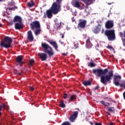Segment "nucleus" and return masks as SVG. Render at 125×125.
Here are the masks:
<instances>
[{"mask_svg": "<svg viewBox=\"0 0 125 125\" xmlns=\"http://www.w3.org/2000/svg\"><path fill=\"white\" fill-rule=\"evenodd\" d=\"M93 73L97 75V77H101V82L104 85H107V83H111V81L114 76V71L110 70L108 72V74L105 75L108 73V68L102 69H93Z\"/></svg>", "mask_w": 125, "mask_h": 125, "instance_id": "nucleus-1", "label": "nucleus"}, {"mask_svg": "<svg viewBox=\"0 0 125 125\" xmlns=\"http://www.w3.org/2000/svg\"><path fill=\"white\" fill-rule=\"evenodd\" d=\"M61 3L62 0H56V1L54 2L50 9L46 11L47 18L49 19L52 18V14L56 15L61 10Z\"/></svg>", "mask_w": 125, "mask_h": 125, "instance_id": "nucleus-2", "label": "nucleus"}, {"mask_svg": "<svg viewBox=\"0 0 125 125\" xmlns=\"http://www.w3.org/2000/svg\"><path fill=\"white\" fill-rule=\"evenodd\" d=\"M84 3L86 4L85 6V12L87 15L90 14V11L88 10V6L90 5V4H92L95 0H82ZM72 4L74 7H76V8H80L81 7V4H80V1L74 0L72 1Z\"/></svg>", "mask_w": 125, "mask_h": 125, "instance_id": "nucleus-3", "label": "nucleus"}, {"mask_svg": "<svg viewBox=\"0 0 125 125\" xmlns=\"http://www.w3.org/2000/svg\"><path fill=\"white\" fill-rule=\"evenodd\" d=\"M41 46L43 52L47 53L49 57H51V56L54 55V51L53 50V49H52V47L48 44L42 42L41 43Z\"/></svg>", "mask_w": 125, "mask_h": 125, "instance_id": "nucleus-4", "label": "nucleus"}, {"mask_svg": "<svg viewBox=\"0 0 125 125\" xmlns=\"http://www.w3.org/2000/svg\"><path fill=\"white\" fill-rule=\"evenodd\" d=\"M12 42V39L11 37L8 36H5L4 40L3 41H1L0 42V47H4V48H9L11 47V43Z\"/></svg>", "mask_w": 125, "mask_h": 125, "instance_id": "nucleus-5", "label": "nucleus"}, {"mask_svg": "<svg viewBox=\"0 0 125 125\" xmlns=\"http://www.w3.org/2000/svg\"><path fill=\"white\" fill-rule=\"evenodd\" d=\"M104 35L106 36L108 41L112 42L116 40V35L115 34V30L114 29L106 30L104 32Z\"/></svg>", "mask_w": 125, "mask_h": 125, "instance_id": "nucleus-6", "label": "nucleus"}, {"mask_svg": "<svg viewBox=\"0 0 125 125\" xmlns=\"http://www.w3.org/2000/svg\"><path fill=\"white\" fill-rule=\"evenodd\" d=\"M30 29L33 31L36 30V29H41V24H40V21H35L32 22L30 24Z\"/></svg>", "mask_w": 125, "mask_h": 125, "instance_id": "nucleus-7", "label": "nucleus"}, {"mask_svg": "<svg viewBox=\"0 0 125 125\" xmlns=\"http://www.w3.org/2000/svg\"><path fill=\"white\" fill-rule=\"evenodd\" d=\"M105 27L106 29H112L114 27V21L108 20L105 22Z\"/></svg>", "mask_w": 125, "mask_h": 125, "instance_id": "nucleus-8", "label": "nucleus"}, {"mask_svg": "<svg viewBox=\"0 0 125 125\" xmlns=\"http://www.w3.org/2000/svg\"><path fill=\"white\" fill-rule=\"evenodd\" d=\"M122 79V77L120 75H115L114 78V82L113 83L116 86H119L120 80Z\"/></svg>", "mask_w": 125, "mask_h": 125, "instance_id": "nucleus-9", "label": "nucleus"}, {"mask_svg": "<svg viewBox=\"0 0 125 125\" xmlns=\"http://www.w3.org/2000/svg\"><path fill=\"white\" fill-rule=\"evenodd\" d=\"M78 114L79 111H74V113L69 117V121H70L71 123H74V122H75V120H76V118L78 117Z\"/></svg>", "mask_w": 125, "mask_h": 125, "instance_id": "nucleus-10", "label": "nucleus"}, {"mask_svg": "<svg viewBox=\"0 0 125 125\" xmlns=\"http://www.w3.org/2000/svg\"><path fill=\"white\" fill-rule=\"evenodd\" d=\"M48 42L51 44V45H52L53 47H54L55 50L57 51H58V45H57V43H56V42L51 41V40H48Z\"/></svg>", "mask_w": 125, "mask_h": 125, "instance_id": "nucleus-11", "label": "nucleus"}, {"mask_svg": "<svg viewBox=\"0 0 125 125\" xmlns=\"http://www.w3.org/2000/svg\"><path fill=\"white\" fill-rule=\"evenodd\" d=\"M38 55L42 61H45L47 59V55L44 53H39Z\"/></svg>", "mask_w": 125, "mask_h": 125, "instance_id": "nucleus-12", "label": "nucleus"}, {"mask_svg": "<svg viewBox=\"0 0 125 125\" xmlns=\"http://www.w3.org/2000/svg\"><path fill=\"white\" fill-rule=\"evenodd\" d=\"M101 31V25L99 23L95 28L93 29V32L94 34H98Z\"/></svg>", "mask_w": 125, "mask_h": 125, "instance_id": "nucleus-13", "label": "nucleus"}, {"mask_svg": "<svg viewBox=\"0 0 125 125\" xmlns=\"http://www.w3.org/2000/svg\"><path fill=\"white\" fill-rule=\"evenodd\" d=\"M27 39L30 42L34 41V36H33V33L31 30L28 31L27 32Z\"/></svg>", "mask_w": 125, "mask_h": 125, "instance_id": "nucleus-14", "label": "nucleus"}, {"mask_svg": "<svg viewBox=\"0 0 125 125\" xmlns=\"http://www.w3.org/2000/svg\"><path fill=\"white\" fill-rule=\"evenodd\" d=\"M8 9L10 11V10H15L16 9H17L18 7L17 6H14V4H13V3H10L8 4Z\"/></svg>", "mask_w": 125, "mask_h": 125, "instance_id": "nucleus-15", "label": "nucleus"}, {"mask_svg": "<svg viewBox=\"0 0 125 125\" xmlns=\"http://www.w3.org/2000/svg\"><path fill=\"white\" fill-rule=\"evenodd\" d=\"M85 46L86 48H91V47H92V43H91V42H90L89 39H87L86 41Z\"/></svg>", "mask_w": 125, "mask_h": 125, "instance_id": "nucleus-16", "label": "nucleus"}, {"mask_svg": "<svg viewBox=\"0 0 125 125\" xmlns=\"http://www.w3.org/2000/svg\"><path fill=\"white\" fill-rule=\"evenodd\" d=\"M21 23L18 22L15 23V28L16 30H21V29H23V26Z\"/></svg>", "mask_w": 125, "mask_h": 125, "instance_id": "nucleus-17", "label": "nucleus"}, {"mask_svg": "<svg viewBox=\"0 0 125 125\" xmlns=\"http://www.w3.org/2000/svg\"><path fill=\"white\" fill-rule=\"evenodd\" d=\"M85 25H86V21H81L79 22L78 24V26H79L80 28H85Z\"/></svg>", "mask_w": 125, "mask_h": 125, "instance_id": "nucleus-18", "label": "nucleus"}, {"mask_svg": "<svg viewBox=\"0 0 125 125\" xmlns=\"http://www.w3.org/2000/svg\"><path fill=\"white\" fill-rule=\"evenodd\" d=\"M13 22H19V23H22V19L20 16H16L13 20Z\"/></svg>", "mask_w": 125, "mask_h": 125, "instance_id": "nucleus-19", "label": "nucleus"}, {"mask_svg": "<svg viewBox=\"0 0 125 125\" xmlns=\"http://www.w3.org/2000/svg\"><path fill=\"white\" fill-rule=\"evenodd\" d=\"M16 61V62H17V63H20L21 62V61H23V56H18Z\"/></svg>", "mask_w": 125, "mask_h": 125, "instance_id": "nucleus-20", "label": "nucleus"}, {"mask_svg": "<svg viewBox=\"0 0 125 125\" xmlns=\"http://www.w3.org/2000/svg\"><path fill=\"white\" fill-rule=\"evenodd\" d=\"M100 103L104 106V107H109V106H110V104L109 103H105L104 101H101Z\"/></svg>", "mask_w": 125, "mask_h": 125, "instance_id": "nucleus-21", "label": "nucleus"}, {"mask_svg": "<svg viewBox=\"0 0 125 125\" xmlns=\"http://www.w3.org/2000/svg\"><path fill=\"white\" fill-rule=\"evenodd\" d=\"M83 84L85 86H87V85H91V82L89 81H85L83 82Z\"/></svg>", "mask_w": 125, "mask_h": 125, "instance_id": "nucleus-22", "label": "nucleus"}, {"mask_svg": "<svg viewBox=\"0 0 125 125\" xmlns=\"http://www.w3.org/2000/svg\"><path fill=\"white\" fill-rule=\"evenodd\" d=\"M35 5V2L33 1L27 3V6L29 7H33Z\"/></svg>", "mask_w": 125, "mask_h": 125, "instance_id": "nucleus-23", "label": "nucleus"}, {"mask_svg": "<svg viewBox=\"0 0 125 125\" xmlns=\"http://www.w3.org/2000/svg\"><path fill=\"white\" fill-rule=\"evenodd\" d=\"M76 98H77L76 95H72L70 97L69 100L70 101H73Z\"/></svg>", "mask_w": 125, "mask_h": 125, "instance_id": "nucleus-24", "label": "nucleus"}, {"mask_svg": "<svg viewBox=\"0 0 125 125\" xmlns=\"http://www.w3.org/2000/svg\"><path fill=\"white\" fill-rule=\"evenodd\" d=\"M60 106L61 108H65L66 106L65 105V104H64V101H61L60 103Z\"/></svg>", "mask_w": 125, "mask_h": 125, "instance_id": "nucleus-25", "label": "nucleus"}, {"mask_svg": "<svg viewBox=\"0 0 125 125\" xmlns=\"http://www.w3.org/2000/svg\"><path fill=\"white\" fill-rule=\"evenodd\" d=\"M29 63L30 66L32 67L34 65V63H35V60L34 59H31L29 60Z\"/></svg>", "mask_w": 125, "mask_h": 125, "instance_id": "nucleus-26", "label": "nucleus"}, {"mask_svg": "<svg viewBox=\"0 0 125 125\" xmlns=\"http://www.w3.org/2000/svg\"><path fill=\"white\" fill-rule=\"evenodd\" d=\"M37 30L34 32L36 36L39 35L40 34V33H41V29L40 28H38V29H36Z\"/></svg>", "mask_w": 125, "mask_h": 125, "instance_id": "nucleus-27", "label": "nucleus"}, {"mask_svg": "<svg viewBox=\"0 0 125 125\" xmlns=\"http://www.w3.org/2000/svg\"><path fill=\"white\" fill-rule=\"evenodd\" d=\"M88 66H89L90 67H95V64H94V63L90 62L88 63Z\"/></svg>", "mask_w": 125, "mask_h": 125, "instance_id": "nucleus-28", "label": "nucleus"}, {"mask_svg": "<svg viewBox=\"0 0 125 125\" xmlns=\"http://www.w3.org/2000/svg\"><path fill=\"white\" fill-rule=\"evenodd\" d=\"M108 110L109 112H115V108H114L113 107H111L110 108H108Z\"/></svg>", "mask_w": 125, "mask_h": 125, "instance_id": "nucleus-29", "label": "nucleus"}, {"mask_svg": "<svg viewBox=\"0 0 125 125\" xmlns=\"http://www.w3.org/2000/svg\"><path fill=\"white\" fill-rule=\"evenodd\" d=\"M58 30V29L60 30V27H61V23H56L55 24Z\"/></svg>", "mask_w": 125, "mask_h": 125, "instance_id": "nucleus-30", "label": "nucleus"}, {"mask_svg": "<svg viewBox=\"0 0 125 125\" xmlns=\"http://www.w3.org/2000/svg\"><path fill=\"white\" fill-rule=\"evenodd\" d=\"M67 97H68V94H67L66 93L64 94H63V98H64V99H66L67 98Z\"/></svg>", "mask_w": 125, "mask_h": 125, "instance_id": "nucleus-31", "label": "nucleus"}, {"mask_svg": "<svg viewBox=\"0 0 125 125\" xmlns=\"http://www.w3.org/2000/svg\"><path fill=\"white\" fill-rule=\"evenodd\" d=\"M100 87L98 85L94 88V90H97L99 88H100Z\"/></svg>", "mask_w": 125, "mask_h": 125, "instance_id": "nucleus-32", "label": "nucleus"}, {"mask_svg": "<svg viewBox=\"0 0 125 125\" xmlns=\"http://www.w3.org/2000/svg\"><path fill=\"white\" fill-rule=\"evenodd\" d=\"M29 88L32 91H34V90H35V88H34L33 86H30Z\"/></svg>", "mask_w": 125, "mask_h": 125, "instance_id": "nucleus-33", "label": "nucleus"}, {"mask_svg": "<svg viewBox=\"0 0 125 125\" xmlns=\"http://www.w3.org/2000/svg\"><path fill=\"white\" fill-rule=\"evenodd\" d=\"M23 64H25V62H22L21 61V62H20V66H23Z\"/></svg>", "mask_w": 125, "mask_h": 125, "instance_id": "nucleus-34", "label": "nucleus"}, {"mask_svg": "<svg viewBox=\"0 0 125 125\" xmlns=\"http://www.w3.org/2000/svg\"><path fill=\"white\" fill-rule=\"evenodd\" d=\"M107 48H108L109 49H113V47L112 46L108 45L107 46Z\"/></svg>", "mask_w": 125, "mask_h": 125, "instance_id": "nucleus-35", "label": "nucleus"}, {"mask_svg": "<svg viewBox=\"0 0 125 125\" xmlns=\"http://www.w3.org/2000/svg\"><path fill=\"white\" fill-rule=\"evenodd\" d=\"M65 32L61 34V36H62V38L64 39V36Z\"/></svg>", "mask_w": 125, "mask_h": 125, "instance_id": "nucleus-36", "label": "nucleus"}, {"mask_svg": "<svg viewBox=\"0 0 125 125\" xmlns=\"http://www.w3.org/2000/svg\"><path fill=\"white\" fill-rule=\"evenodd\" d=\"M1 108H5V104H3L0 105Z\"/></svg>", "mask_w": 125, "mask_h": 125, "instance_id": "nucleus-37", "label": "nucleus"}, {"mask_svg": "<svg viewBox=\"0 0 125 125\" xmlns=\"http://www.w3.org/2000/svg\"><path fill=\"white\" fill-rule=\"evenodd\" d=\"M95 125H102V124L100 123H96L95 124Z\"/></svg>", "mask_w": 125, "mask_h": 125, "instance_id": "nucleus-38", "label": "nucleus"}, {"mask_svg": "<svg viewBox=\"0 0 125 125\" xmlns=\"http://www.w3.org/2000/svg\"><path fill=\"white\" fill-rule=\"evenodd\" d=\"M105 32V30L104 28L102 29V34H104V32Z\"/></svg>", "mask_w": 125, "mask_h": 125, "instance_id": "nucleus-39", "label": "nucleus"}, {"mask_svg": "<svg viewBox=\"0 0 125 125\" xmlns=\"http://www.w3.org/2000/svg\"><path fill=\"white\" fill-rule=\"evenodd\" d=\"M124 99L125 100V91L123 93Z\"/></svg>", "mask_w": 125, "mask_h": 125, "instance_id": "nucleus-40", "label": "nucleus"}, {"mask_svg": "<svg viewBox=\"0 0 125 125\" xmlns=\"http://www.w3.org/2000/svg\"><path fill=\"white\" fill-rule=\"evenodd\" d=\"M75 21H76V20H75V19L74 18V17H73V18H72V22H75Z\"/></svg>", "mask_w": 125, "mask_h": 125, "instance_id": "nucleus-41", "label": "nucleus"}, {"mask_svg": "<svg viewBox=\"0 0 125 125\" xmlns=\"http://www.w3.org/2000/svg\"><path fill=\"white\" fill-rule=\"evenodd\" d=\"M9 25H13V22L11 21L9 23Z\"/></svg>", "mask_w": 125, "mask_h": 125, "instance_id": "nucleus-42", "label": "nucleus"}, {"mask_svg": "<svg viewBox=\"0 0 125 125\" xmlns=\"http://www.w3.org/2000/svg\"><path fill=\"white\" fill-rule=\"evenodd\" d=\"M62 55H64V56H66L67 55V54L65 53H63L62 54Z\"/></svg>", "mask_w": 125, "mask_h": 125, "instance_id": "nucleus-43", "label": "nucleus"}, {"mask_svg": "<svg viewBox=\"0 0 125 125\" xmlns=\"http://www.w3.org/2000/svg\"><path fill=\"white\" fill-rule=\"evenodd\" d=\"M114 125L113 123H110L108 125Z\"/></svg>", "mask_w": 125, "mask_h": 125, "instance_id": "nucleus-44", "label": "nucleus"}, {"mask_svg": "<svg viewBox=\"0 0 125 125\" xmlns=\"http://www.w3.org/2000/svg\"><path fill=\"white\" fill-rule=\"evenodd\" d=\"M17 74H18V75H19V76H20V75H21V73H18Z\"/></svg>", "mask_w": 125, "mask_h": 125, "instance_id": "nucleus-45", "label": "nucleus"}, {"mask_svg": "<svg viewBox=\"0 0 125 125\" xmlns=\"http://www.w3.org/2000/svg\"><path fill=\"white\" fill-rule=\"evenodd\" d=\"M108 4H109V5H111V4H112V3H108Z\"/></svg>", "mask_w": 125, "mask_h": 125, "instance_id": "nucleus-46", "label": "nucleus"}, {"mask_svg": "<svg viewBox=\"0 0 125 125\" xmlns=\"http://www.w3.org/2000/svg\"><path fill=\"white\" fill-rule=\"evenodd\" d=\"M1 26H2V24L1 23H0V27H1Z\"/></svg>", "mask_w": 125, "mask_h": 125, "instance_id": "nucleus-47", "label": "nucleus"}, {"mask_svg": "<svg viewBox=\"0 0 125 125\" xmlns=\"http://www.w3.org/2000/svg\"><path fill=\"white\" fill-rule=\"evenodd\" d=\"M61 44H63L64 42H61Z\"/></svg>", "mask_w": 125, "mask_h": 125, "instance_id": "nucleus-48", "label": "nucleus"}, {"mask_svg": "<svg viewBox=\"0 0 125 125\" xmlns=\"http://www.w3.org/2000/svg\"><path fill=\"white\" fill-rule=\"evenodd\" d=\"M3 0H0V2H1V1H3Z\"/></svg>", "mask_w": 125, "mask_h": 125, "instance_id": "nucleus-49", "label": "nucleus"}, {"mask_svg": "<svg viewBox=\"0 0 125 125\" xmlns=\"http://www.w3.org/2000/svg\"><path fill=\"white\" fill-rule=\"evenodd\" d=\"M108 115H110V114L109 113H108Z\"/></svg>", "mask_w": 125, "mask_h": 125, "instance_id": "nucleus-50", "label": "nucleus"}]
</instances>
